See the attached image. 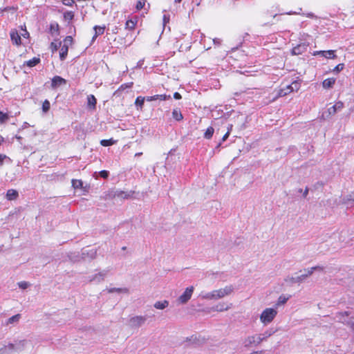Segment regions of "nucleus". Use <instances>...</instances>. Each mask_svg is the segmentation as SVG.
Here are the masks:
<instances>
[{"mask_svg": "<svg viewBox=\"0 0 354 354\" xmlns=\"http://www.w3.org/2000/svg\"><path fill=\"white\" fill-rule=\"evenodd\" d=\"M169 304L167 300L158 301L153 304V306L156 309L163 310L168 307Z\"/></svg>", "mask_w": 354, "mask_h": 354, "instance_id": "21", "label": "nucleus"}, {"mask_svg": "<svg viewBox=\"0 0 354 354\" xmlns=\"http://www.w3.org/2000/svg\"><path fill=\"white\" fill-rule=\"evenodd\" d=\"M306 17L309 18H316V16L313 12L306 14Z\"/></svg>", "mask_w": 354, "mask_h": 354, "instance_id": "59", "label": "nucleus"}, {"mask_svg": "<svg viewBox=\"0 0 354 354\" xmlns=\"http://www.w3.org/2000/svg\"><path fill=\"white\" fill-rule=\"evenodd\" d=\"M118 28L117 26H115L113 30H112V32L113 33H118Z\"/></svg>", "mask_w": 354, "mask_h": 354, "instance_id": "62", "label": "nucleus"}, {"mask_svg": "<svg viewBox=\"0 0 354 354\" xmlns=\"http://www.w3.org/2000/svg\"><path fill=\"white\" fill-rule=\"evenodd\" d=\"M137 21V18H135L134 19H131L127 20L125 24V28L130 30H133L136 26Z\"/></svg>", "mask_w": 354, "mask_h": 354, "instance_id": "23", "label": "nucleus"}, {"mask_svg": "<svg viewBox=\"0 0 354 354\" xmlns=\"http://www.w3.org/2000/svg\"><path fill=\"white\" fill-rule=\"evenodd\" d=\"M19 196V194L15 189H8L6 194V198L9 201L15 200Z\"/></svg>", "mask_w": 354, "mask_h": 354, "instance_id": "22", "label": "nucleus"}, {"mask_svg": "<svg viewBox=\"0 0 354 354\" xmlns=\"http://www.w3.org/2000/svg\"><path fill=\"white\" fill-rule=\"evenodd\" d=\"M315 55H322V56L325 57L328 59H334L336 55H335L334 50H320V51H316L314 53Z\"/></svg>", "mask_w": 354, "mask_h": 354, "instance_id": "14", "label": "nucleus"}, {"mask_svg": "<svg viewBox=\"0 0 354 354\" xmlns=\"http://www.w3.org/2000/svg\"><path fill=\"white\" fill-rule=\"evenodd\" d=\"M106 274H107V271H106V270L100 272L99 273H97V274L93 275L90 278V281L91 282V281H94V282H96V283H100V282L104 281Z\"/></svg>", "mask_w": 354, "mask_h": 354, "instance_id": "12", "label": "nucleus"}, {"mask_svg": "<svg viewBox=\"0 0 354 354\" xmlns=\"http://www.w3.org/2000/svg\"><path fill=\"white\" fill-rule=\"evenodd\" d=\"M13 351L10 342L0 348V354H12Z\"/></svg>", "mask_w": 354, "mask_h": 354, "instance_id": "25", "label": "nucleus"}, {"mask_svg": "<svg viewBox=\"0 0 354 354\" xmlns=\"http://www.w3.org/2000/svg\"><path fill=\"white\" fill-rule=\"evenodd\" d=\"M277 315V310L272 308H266L260 315V320L264 324L267 325L272 322Z\"/></svg>", "mask_w": 354, "mask_h": 354, "instance_id": "2", "label": "nucleus"}, {"mask_svg": "<svg viewBox=\"0 0 354 354\" xmlns=\"http://www.w3.org/2000/svg\"><path fill=\"white\" fill-rule=\"evenodd\" d=\"M174 97L176 100H180V99L182 98L181 95L179 93H178V92L174 93Z\"/></svg>", "mask_w": 354, "mask_h": 354, "instance_id": "56", "label": "nucleus"}, {"mask_svg": "<svg viewBox=\"0 0 354 354\" xmlns=\"http://www.w3.org/2000/svg\"><path fill=\"white\" fill-rule=\"evenodd\" d=\"M66 80L60 76L56 75L52 79L51 86L53 88H57L62 84H65Z\"/></svg>", "mask_w": 354, "mask_h": 354, "instance_id": "13", "label": "nucleus"}, {"mask_svg": "<svg viewBox=\"0 0 354 354\" xmlns=\"http://www.w3.org/2000/svg\"><path fill=\"white\" fill-rule=\"evenodd\" d=\"M308 192H309V189L308 187H306L305 190L302 192L303 193V196L304 198H306V196H308Z\"/></svg>", "mask_w": 354, "mask_h": 354, "instance_id": "58", "label": "nucleus"}, {"mask_svg": "<svg viewBox=\"0 0 354 354\" xmlns=\"http://www.w3.org/2000/svg\"><path fill=\"white\" fill-rule=\"evenodd\" d=\"M9 120V115L8 113L0 111V123L3 124Z\"/></svg>", "mask_w": 354, "mask_h": 354, "instance_id": "36", "label": "nucleus"}, {"mask_svg": "<svg viewBox=\"0 0 354 354\" xmlns=\"http://www.w3.org/2000/svg\"><path fill=\"white\" fill-rule=\"evenodd\" d=\"M10 38L12 42L15 45H20L21 43V37L19 35L17 32H11L10 33Z\"/></svg>", "mask_w": 354, "mask_h": 354, "instance_id": "17", "label": "nucleus"}, {"mask_svg": "<svg viewBox=\"0 0 354 354\" xmlns=\"http://www.w3.org/2000/svg\"><path fill=\"white\" fill-rule=\"evenodd\" d=\"M28 340L24 339H15L13 342H10L13 353H21L25 350Z\"/></svg>", "mask_w": 354, "mask_h": 354, "instance_id": "5", "label": "nucleus"}, {"mask_svg": "<svg viewBox=\"0 0 354 354\" xmlns=\"http://www.w3.org/2000/svg\"><path fill=\"white\" fill-rule=\"evenodd\" d=\"M147 320L145 316H135L130 319V326L133 328H138L143 325Z\"/></svg>", "mask_w": 354, "mask_h": 354, "instance_id": "9", "label": "nucleus"}, {"mask_svg": "<svg viewBox=\"0 0 354 354\" xmlns=\"http://www.w3.org/2000/svg\"><path fill=\"white\" fill-rule=\"evenodd\" d=\"M272 333L271 332L267 330L262 334H258V335L261 339V342H262L263 341L266 340L269 337H270L272 335Z\"/></svg>", "mask_w": 354, "mask_h": 354, "instance_id": "38", "label": "nucleus"}, {"mask_svg": "<svg viewBox=\"0 0 354 354\" xmlns=\"http://www.w3.org/2000/svg\"><path fill=\"white\" fill-rule=\"evenodd\" d=\"M87 103H88V106H89L91 109H95L97 100L93 95H88Z\"/></svg>", "mask_w": 354, "mask_h": 354, "instance_id": "24", "label": "nucleus"}, {"mask_svg": "<svg viewBox=\"0 0 354 354\" xmlns=\"http://www.w3.org/2000/svg\"><path fill=\"white\" fill-rule=\"evenodd\" d=\"M172 117L174 119H175L176 121H181L183 119V114L180 109H175L172 111Z\"/></svg>", "mask_w": 354, "mask_h": 354, "instance_id": "27", "label": "nucleus"}, {"mask_svg": "<svg viewBox=\"0 0 354 354\" xmlns=\"http://www.w3.org/2000/svg\"><path fill=\"white\" fill-rule=\"evenodd\" d=\"M93 29L95 30V34L92 39L93 41H94L99 35H101L104 33L105 26H95Z\"/></svg>", "mask_w": 354, "mask_h": 354, "instance_id": "20", "label": "nucleus"}, {"mask_svg": "<svg viewBox=\"0 0 354 354\" xmlns=\"http://www.w3.org/2000/svg\"><path fill=\"white\" fill-rule=\"evenodd\" d=\"M194 290V286L187 287L184 292L178 298V303L181 304H187L191 299Z\"/></svg>", "mask_w": 354, "mask_h": 354, "instance_id": "6", "label": "nucleus"}, {"mask_svg": "<svg viewBox=\"0 0 354 354\" xmlns=\"http://www.w3.org/2000/svg\"><path fill=\"white\" fill-rule=\"evenodd\" d=\"M40 62V59L39 57H33L31 59L26 62V64L29 67H33L38 64Z\"/></svg>", "mask_w": 354, "mask_h": 354, "instance_id": "31", "label": "nucleus"}, {"mask_svg": "<svg viewBox=\"0 0 354 354\" xmlns=\"http://www.w3.org/2000/svg\"><path fill=\"white\" fill-rule=\"evenodd\" d=\"M18 286L21 289H26L29 286V283L26 281H21L18 283Z\"/></svg>", "mask_w": 354, "mask_h": 354, "instance_id": "47", "label": "nucleus"}, {"mask_svg": "<svg viewBox=\"0 0 354 354\" xmlns=\"http://www.w3.org/2000/svg\"><path fill=\"white\" fill-rule=\"evenodd\" d=\"M342 322L349 326L353 330H354V317H351L347 322L342 320Z\"/></svg>", "mask_w": 354, "mask_h": 354, "instance_id": "40", "label": "nucleus"}, {"mask_svg": "<svg viewBox=\"0 0 354 354\" xmlns=\"http://www.w3.org/2000/svg\"><path fill=\"white\" fill-rule=\"evenodd\" d=\"M168 21H169V17L167 15H164V17H163L164 24H165Z\"/></svg>", "mask_w": 354, "mask_h": 354, "instance_id": "60", "label": "nucleus"}, {"mask_svg": "<svg viewBox=\"0 0 354 354\" xmlns=\"http://www.w3.org/2000/svg\"><path fill=\"white\" fill-rule=\"evenodd\" d=\"M50 30L51 32H58V30H59V25L57 24H50Z\"/></svg>", "mask_w": 354, "mask_h": 354, "instance_id": "49", "label": "nucleus"}, {"mask_svg": "<svg viewBox=\"0 0 354 354\" xmlns=\"http://www.w3.org/2000/svg\"><path fill=\"white\" fill-rule=\"evenodd\" d=\"M69 259L73 262H78L81 260V254L71 253L68 255Z\"/></svg>", "mask_w": 354, "mask_h": 354, "instance_id": "32", "label": "nucleus"}, {"mask_svg": "<svg viewBox=\"0 0 354 354\" xmlns=\"http://www.w3.org/2000/svg\"><path fill=\"white\" fill-rule=\"evenodd\" d=\"M7 158L4 154H0V165L3 164V160Z\"/></svg>", "mask_w": 354, "mask_h": 354, "instance_id": "55", "label": "nucleus"}, {"mask_svg": "<svg viewBox=\"0 0 354 354\" xmlns=\"http://www.w3.org/2000/svg\"><path fill=\"white\" fill-rule=\"evenodd\" d=\"M196 339H197L196 337L192 336L190 338H187L186 341L187 342V341H194V342L195 340H196Z\"/></svg>", "mask_w": 354, "mask_h": 354, "instance_id": "61", "label": "nucleus"}, {"mask_svg": "<svg viewBox=\"0 0 354 354\" xmlns=\"http://www.w3.org/2000/svg\"><path fill=\"white\" fill-rule=\"evenodd\" d=\"M114 143H115V140H113V139L102 140L100 141V144L104 147H109V146L113 145Z\"/></svg>", "mask_w": 354, "mask_h": 354, "instance_id": "37", "label": "nucleus"}, {"mask_svg": "<svg viewBox=\"0 0 354 354\" xmlns=\"http://www.w3.org/2000/svg\"><path fill=\"white\" fill-rule=\"evenodd\" d=\"M307 270L308 272H310V275H312L313 272L315 270L323 271L324 267L319 266H316L308 268Z\"/></svg>", "mask_w": 354, "mask_h": 354, "instance_id": "42", "label": "nucleus"}, {"mask_svg": "<svg viewBox=\"0 0 354 354\" xmlns=\"http://www.w3.org/2000/svg\"><path fill=\"white\" fill-rule=\"evenodd\" d=\"M50 108V102L48 100H44L42 104V110L44 113H46L49 111Z\"/></svg>", "mask_w": 354, "mask_h": 354, "instance_id": "39", "label": "nucleus"}, {"mask_svg": "<svg viewBox=\"0 0 354 354\" xmlns=\"http://www.w3.org/2000/svg\"><path fill=\"white\" fill-rule=\"evenodd\" d=\"M134 194V192L131 191L129 192H124L122 190H116L113 192V198H120L122 199H127L131 198L133 194Z\"/></svg>", "mask_w": 354, "mask_h": 354, "instance_id": "10", "label": "nucleus"}, {"mask_svg": "<svg viewBox=\"0 0 354 354\" xmlns=\"http://www.w3.org/2000/svg\"><path fill=\"white\" fill-rule=\"evenodd\" d=\"M292 85H288L285 88H281L279 93V96H285L292 92Z\"/></svg>", "mask_w": 354, "mask_h": 354, "instance_id": "29", "label": "nucleus"}, {"mask_svg": "<svg viewBox=\"0 0 354 354\" xmlns=\"http://www.w3.org/2000/svg\"><path fill=\"white\" fill-rule=\"evenodd\" d=\"M221 39L219 38H214L213 42L215 45L219 46L221 44Z\"/></svg>", "mask_w": 354, "mask_h": 354, "instance_id": "54", "label": "nucleus"}, {"mask_svg": "<svg viewBox=\"0 0 354 354\" xmlns=\"http://www.w3.org/2000/svg\"><path fill=\"white\" fill-rule=\"evenodd\" d=\"M214 132V129L212 127H208L204 133V138L206 139H210L212 137Z\"/></svg>", "mask_w": 354, "mask_h": 354, "instance_id": "33", "label": "nucleus"}, {"mask_svg": "<svg viewBox=\"0 0 354 354\" xmlns=\"http://www.w3.org/2000/svg\"><path fill=\"white\" fill-rule=\"evenodd\" d=\"M73 37L71 36H67L64 41L62 42L60 46L59 57L62 61L66 58L68 55V47L73 44Z\"/></svg>", "mask_w": 354, "mask_h": 354, "instance_id": "4", "label": "nucleus"}, {"mask_svg": "<svg viewBox=\"0 0 354 354\" xmlns=\"http://www.w3.org/2000/svg\"><path fill=\"white\" fill-rule=\"evenodd\" d=\"M4 142V138L2 136H0V145Z\"/></svg>", "mask_w": 354, "mask_h": 354, "instance_id": "63", "label": "nucleus"}, {"mask_svg": "<svg viewBox=\"0 0 354 354\" xmlns=\"http://www.w3.org/2000/svg\"><path fill=\"white\" fill-rule=\"evenodd\" d=\"M127 289H122V288H109L108 290V292L109 293H112V292H127Z\"/></svg>", "mask_w": 354, "mask_h": 354, "instance_id": "43", "label": "nucleus"}, {"mask_svg": "<svg viewBox=\"0 0 354 354\" xmlns=\"http://www.w3.org/2000/svg\"><path fill=\"white\" fill-rule=\"evenodd\" d=\"M64 17L65 19L70 21V20H72L73 19L74 14L71 11H68V12L64 13Z\"/></svg>", "mask_w": 354, "mask_h": 354, "instance_id": "44", "label": "nucleus"}, {"mask_svg": "<svg viewBox=\"0 0 354 354\" xmlns=\"http://www.w3.org/2000/svg\"><path fill=\"white\" fill-rule=\"evenodd\" d=\"M290 297V296H286L285 295H281L279 296V297L278 298V300L275 304L276 307H279L281 305H283L285 304L287 301L289 299V298Z\"/></svg>", "mask_w": 354, "mask_h": 354, "instance_id": "26", "label": "nucleus"}, {"mask_svg": "<svg viewBox=\"0 0 354 354\" xmlns=\"http://www.w3.org/2000/svg\"><path fill=\"white\" fill-rule=\"evenodd\" d=\"M232 125H230V127H228L227 131L226 132V133L222 138V141L223 142L225 141L227 139V138L229 137L230 131L232 130Z\"/></svg>", "mask_w": 354, "mask_h": 354, "instance_id": "48", "label": "nucleus"}, {"mask_svg": "<svg viewBox=\"0 0 354 354\" xmlns=\"http://www.w3.org/2000/svg\"><path fill=\"white\" fill-rule=\"evenodd\" d=\"M290 85H292V86H293L292 91H297V90H299V84L297 82L295 81Z\"/></svg>", "mask_w": 354, "mask_h": 354, "instance_id": "52", "label": "nucleus"}, {"mask_svg": "<svg viewBox=\"0 0 354 354\" xmlns=\"http://www.w3.org/2000/svg\"><path fill=\"white\" fill-rule=\"evenodd\" d=\"M145 5V1H138L136 3V9L137 10H141L144 8Z\"/></svg>", "mask_w": 354, "mask_h": 354, "instance_id": "46", "label": "nucleus"}, {"mask_svg": "<svg viewBox=\"0 0 354 354\" xmlns=\"http://www.w3.org/2000/svg\"><path fill=\"white\" fill-rule=\"evenodd\" d=\"M61 45H62L61 41H59V43L52 42L50 44V48L52 50V52L54 53V52L57 51Z\"/></svg>", "mask_w": 354, "mask_h": 354, "instance_id": "41", "label": "nucleus"}, {"mask_svg": "<svg viewBox=\"0 0 354 354\" xmlns=\"http://www.w3.org/2000/svg\"><path fill=\"white\" fill-rule=\"evenodd\" d=\"M250 354H260L258 351H254L251 353Z\"/></svg>", "mask_w": 354, "mask_h": 354, "instance_id": "64", "label": "nucleus"}, {"mask_svg": "<svg viewBox=\"0 0 354 354\" xmlns=\"http://www.w3.org/2000/svg\"><path fill=\"white\" fill-rule=\"evenodd\" d=\"M305 272H306L305 274H303L297 277H288L287 279H285V281L287 283H289L290 284L300 283L302 281H304L307 277L310 276V272H308V270H305Z\"/></svg>", "mask_w": 354, "mask_h": 354, "instance_id": "8", "label": "nucleus"}, {"mask_svg": "<svg viewBox=\"0 0 354 354\" xmlns=\"http://www.w3.org/2000/svg\"><path fill=\"white\" fill-rule=\"evenodd\" d=\"M339 315V316L342 317H341V319H342L344 317H348L349 315V313L347 311H345V312L340 313Z\"/></svg>", "mask_w": 354, "mask_h": 354, "instance_id": "57", "label": "nucleus"}, {"mask_svg": "<svg viewBox=\"0 0 354 354\" xmlns=\"http://www.w3.org/2000/svg\"><path fill=\"white\" fill-rule=\"evenodd\" d=\"M344 108V103L341 101L337 102L333 106L328 108V112L329 115H335L337 111H341Z\"/></svg>", "mask_w": 354, "mask_h": 354, "instance_id": "11", "label": "nucleus"}, {"mask_svg": "<svg viewBox=\"0 0 354 354\" xmlns=\"http://www.w3.org/2000/svg\"><path fill=\"white\" fill-rule=\"evenodd\" d=\"M230 308V306L225 303H219L216 306L213 307L212 309L214 311L217 312H223L227 310Z\"/></svg>", "mask_w": 354, "mask_h": 354, "instance_id": "18", "label": "nucleus"}, {"mask_svg": "<svg viewBox=\"0 0 354 354\" xmlns=\"http://www.w3.org/2000/svg\"><path fill=\"white\" fill-rule=\"evenodd\" d=\"M335 78H327L323 81L322 86L326 89L330 88L335 84Z\"/></svg>", "mask_w": 354, "mask_h": 354, "instance_id": "19", "label": "nucleus"}, {"mask_svg": "<svg viewBox=\"0 0 354 354\" xmlns=\"http://www.w3.org/2000/svg\"><path fill=\"white\" fill-rule=\"evenodd\" d=\"M62 3L65 6H72L75 3V1L74 0H62Z\"/></svg>", "mask_w": 354, "mask_h": 354, "instance_id": "51", "label": "nucleus"}, {"mask_svg": "<svg viewBox=\"0 0 354 354\" xmlns=\"http://www.w3.org/2000/svg\"><path fill=\"white\" fill-rule=\"evenodd\" d=\"M144 102H145V97H143L142 96H138L136 100L135 104L137 107L142 109V106L144 104Z\"/></svg>", "mask_w": 354, "mask_h": 354, "instance_id": "34", "label": "nucleus"}, {"mask_svg": "<svg viewBox=\"0 0 354 354\" xmlns=\"http://www.w3.org/2000/svg\"><path fill=\"white\" fill-rule=\"evenodd\" d=\"M169 98H170V95H155L153 96L149 97L147 98V100L148 101H153V100H167Z\"/></svg>", "mask_w": 354, "mask_h": 354, "instance_id": "28", "label": "nucleus"}, {"mask_svg": "<svg viewBox=\"0 0 354 354\" xmlns=\"http://www.w3.org/2000/svg\"><path fill=\"white\" fill-rule=\"evenodd\" d=\"M302 10V8H299V10L298 11H296V12H293V11H290V12H286V15H301V12Z\"/></svg>", "mask_w": 354, "mask_h": 354, "instance_id": "53", "label": "nucleus"}, {"mask_svg": "<svg viewBox=\"0 0 354 354\" xmlns=\"http://www.w3.org/2000/svg\"><path fill=\"white\" fill-rule=\"evenodd\" d=\"M344 67V64H339L333 69V72H334L335 73H338L339 72H340L341 71L343 70Z\"/></svg>", "mask_w": 354, "mask_h": 354, "instance_id": "45", "label": "nucleus"}, {"mask_svg": "<svg viewBox=\"0 0 354 354\" xmlns=\"http://www.w3.org/2000/svg\"><path fill=\"white\" fill-rule=\"evenodd\" d=\"M261 343V339L258 334L249 335L243 340V345L247 348H250L253 346H258Z\"/></svg>", "mask_w": 354, "mask_h": 354, "instance_id": "3", "label": "nucleus"}, {"mask_svg": "<svg viewBox=\"0 0 354 354\" xmlns=\"http://www.w3.org/2000/svg\"><path fill=\"white\" fill-rule=\"evenodd\" d=\"M234 291V287L232 285L226 286L223 288L214 290L212 292H202L200 294V297L203 299L207 300H217L231 295Z\"/></svg>", "mask_w": 354, "mask_h": 354, "instance_id": "1", "label": "nucleus"}, {"mask_svg": "<svg viewBox=\"0 0 354 354\" xmlns=\"http://www.w3.org/2000/svg\"><path fill=\"white\" fill-rule=\"evenodd\" d=\"M97 257L96 249H83L81 252V259L84 261H91Z\"/></svg>", "mask_w": 354, "mask_h": 354, "instance_id": "7", "label": "nucleus"}, {"mask_svg": "<svg viewBox=\"0 0 354 354\" xmlns=\"http://www.w3.org/2000/svg\"><path fill=\"white\" fill-rule=\"evenodd\" d=\"M133 82H129V83H127V84H122L119 88L115 91V92L114 93V95H120V93L124 91V89H126L127 88H131L133 86Z\"/></svg>", "mask_w": 354, "mask_h": 354, "instance_id": "30", "label": "nucleus"}, {"mask_svg": "<svg viewBox=\"0 0 354 354\" xmlns=\"http://www.w3.org/2000/svg\"><path fill=\"white\" fill-rule=\"evenodd\" d=\"M21 316L20 314H17L15 315L12 316L10 317L6 322V326L9 325H15L19 323Z\"/></svg>", "mask_w": 354, "mask_h": 354, "instance_id": "16", "label": "nucleus"}, {"mask_svg": "<svg viewBox=\"0 0 354 354\" xmlns=\"http://www.w3.org/2000/svg\"><path fill=\"white\" fill-rule=\"evenodd\" d=\"M306 48L307 46L305 44L297 45L292 49V54L297 55H301L304 52L306 51Z\"/></svg>", "mask_w": 354, "mask_h": 354, "instance_id": "15", "label": "nucleus"}, {"mask_svg": "<svg viewBox=\"0 0 354 354\" xmlns=\"http://www.w3.org/2000/svg\"><path fill=\"white\" fill-rule=\"evenodd\" d=\"M100 176L103 178H107L109 175V172L106 170H102L99 173Z\"/></svg>", "mask_w": 354, "mask_h": 354, "instance_id": "50", "label": "nucleus"}, {"mask_svg": "<svg viewBox=\"0 0 354 354\" xmlns=\"http://www.w3.org/2000/svg\"><path fill=\"white\" fill-rule=\"evenodd\" d=\"M72 186L75 189L82 188L83 186V182L81 180L73 179L72 180Z\"/></svg>", "mask_w": 354, "mask_h": 354, "instance_id": "35", "label": "nucleus"}]
</instances>
